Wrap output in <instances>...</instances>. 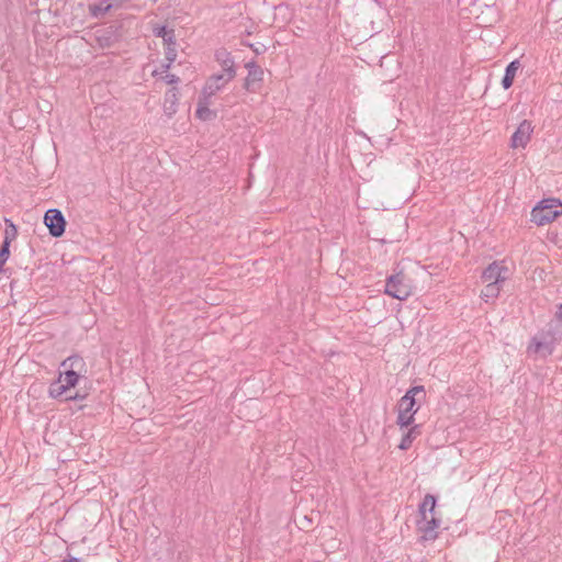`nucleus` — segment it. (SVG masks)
Masks as SVG:
<instances>
[{
  "instance_id": "nucleus-1",
  "label": "nucleus",
  "mask_w": 562,
  "mask_h": 562,
  "mask_svg": "<svg viewBox=\"0 0 562 562\" xmlns=\"http://www.w3.org/2000/svg\"><path fill=\"white\" fill-rule=\"evenodd\" d=\"M87 364L82 357L70 356L60 362L57 378L48 386L49 397L57 401L83 400L78 385L85 379Z\"/></svg>"
},
{
  "instance_id": "nucleus-2",
  "label": "nucleus",
  "mask_w": 562,
  "mask_h": 562,
  "mask_svg": "<svg viewBox=\"0 0 562 562\" xmlns=\"http://www.w3.org/2000/svg\"><path fill=\"white\" fill-rule=\"evenodd\" d=\"M441 525L440 514L437 510V498L426 494L418 505L416 528L422 542H434L439 537Z\"/></svg>"
},
{
  "instance_id": "nucleus-3",
  "label": "nucleus",
  "mask_w": 562,
  "mask_h": 562,
  "mask_svg": "<svg viewBox=\"0 0 562 562\" xmlns=\"http://www.w3.org/2000/svg\"><path fill=\"white\" fill-rule=\"evenodd\" d=\"M425 400L426 391L423 385L413 386L407 390L396 404L395 423L398 428H406L414 424L415 415Z\"/></svg>"
},
{
  "instance_id": "nucleus-4",
  "label": "nucleus",
  "mask_w": 562,
  "mask_h": 562,
  "mask_svg": "<svg viewBox=\"0 0 562 562\" xmlns=\"http://www.w3.org/2000/svg\"><path fill=\"white\" fill-rule=\"evenodd\" d=\"M562 215V202L554 198L539 201L530 212V221L536 226H546Z\"/></svg>"
},
{
  "instance_id": "nucleus-5",
  "label": "nucleus",
  "mask_w": 562,
  "mask_h": 562,
  "mask_svg": "<svg viewBox=\"0 0 562 562\" xmlns=\"http://www.w3.org/2000/svg\"><path fill=\"white\" fill-rule=\"evenodd\" d=\"M415 291L414 281L403 270L391 274L385 280L384 293L398 301H406Z\"/></svg>"
},
{
  "instance_id": "nucleus-6",
  "label": "nucleus",
  "mask_w": 562,
  "mask_h": 562,
  "mask_svg": "<svg viewBox=\"0 0 562 562\" xmlns=\"http://www.w3.org/2000/svg\"><path fill=\"white\" fill-rule=\"evenodd\" d=\"M536 125L531 120H521L509 136L508 146L514 151L526 150L533 138Z\"/></svg>"
},
{
  "instance_id": "nucleus-7",
  "label": "nucleus",
  "mask_w": 562,
  "mask_h": 562,
  "mask_svg": "<svg viewBox=\"0 0 562 562\" xmlns=\"http://www.w3.org/2000/svg\"><path fill=\"white\" fill-rule=\"evenodd\" d=\"M507 266L504 261H493L487 265L481 274L483 283L503 284L507 278Z\"/></svg>"
},
{
  "instance_id": "nucleus-8",
  "label": "nucleus",
  "mask_w": 562,
  "mask_h": 562,
  "mask_svg": "<svg viewBox=\"0 0 562 562\" xmlns=\"http://www.w3.org/2000/svg\"><path fill=\"white\" fill-rule=\"evenodd\" d=\"M154 34L162 40L165 45V54L168 61H175L177 57L176 50V37L173 30L168 29L165 25H156L153 29Z\"/></svg>"
},
{
  "instance_id": "nucleus-9",
  "label": "nucleus",
  "mask_w": 562,
  "mask_h": 562,
  "mask_svg": "<svg viewBox=\"0 0 562 562\" xmlns=\"http://www.w3.org/2000/svg\"><path fill=\"white\" fill-rule=\"evenodd\" d=\"M44 224L54 237H60L65 233L66 220L57 209H50L45 213Z\"/></svg>"
},
{
  "instance_id": "nucleus-10",
  "label": "nucleus",
  "mask_w": 562,
  "mask_h": 562,
  "mask_svg": "<svg viewBox=\"0 0 562 562\" xmlns=\"http://www.w3.org/2000/svg\"><path fill=\"white\" fill-rule=\"evenodd\" d=\"M236 76L235 69L224 70L221 74H215L211 76L204 87V92L209 95L215 94L217 91L222 90L229 81H232Z\"/></svg>"
},
{
  "instance_id": "nucleus-11",
  "label": "nucleus",
  "mask_w": 562,
  "mask_h": 562,
  "mask_svg": "<svg viewBox=\"0 0 562 562\" xmlns=\"http://www.w3.org/2000/svg\"><path fill=\"white\" fill-rule=\"evenodd\" d=\"M529 353L535 356L546 357L552 353L553 344L552 341L544 335L535 336L528 345L527 348Z\"/></svg>"
},
{
  "instance_id": "nucleus-12",
  "label": "nucleus",
  "mask_w": 562,
  "mask_h": 562,
  "mask_svg": "<svg viewBox=\"0 0 562 562\" xmlns=\"http://www.w3.org/2000/svg\"><path fill=\"white\" fill-rule=\"evenodd\" d=\"M246 68L248 72L245 77L244 87L246 90L255 92L263 80L265 70L255 63H248Z\"/></svg>"
},
{
  "instance_id": "nucleus-13",
  "label": "nucleus",
  "mask_w": 562,
  "mask_h": 562,
  "mask_svg": "<svg viewBox=\"0 0 562 562\" xmlns=\"http://www.w3.org/2000/svg\"><path fill=\"white\" fill-rule=\"evenodd\" d=\"M402 431V437L398 443V448L403 451L408 450L414 440L420 435L418 425H411L406 428H400Z\"/></svg>"
},
{
  "instance_id": "nucleus-14",
  "label": "nucleus",
  "mask_w": 562,
  "mask_h": 562,
  "mask_svg": "<svg viewBox=\"0 0 562 562\" xmlns=\"http://www.w3.org/2000/svg\"><path fill=\"white\" fill-rule=\"evenodd\" d=\"M519 69H520V63L517 59L510 61L507 65V67L505 69V75L502 80V86L505 90H508L513 86L516 75Z\"/></svg>"
},
{
  "instance_id": "nucleus-15",
  "label": "nucleus",
  "mask_w": 562,
  "mask_h": 562,
  "mask_svg": "<svg viewBox=\"0 0 562 562\" xmlns=\"http://www.w3.org/2000/svg\"><path fill=\"white\" fill-rule=\"evenodd\" d=\"M484 286L481 290L480 297L486 302V303H494L501 292H502V285L501 284H490V283H483Z\"/></svg>"
},
{
  "instance_id": "nucleus-16",
  "label": "nucleus",
  "mask_w": 562,
  "mask_h": 562,
  "mask_svg": "<svg viewBox=\"0 0 562 562\" xmlns=\"http://www.w3.org/2000/svg\"><path fill=\"white\" fill-rule=\"evenodd\" d=\"M120 4H121V0H117L115 5H120ZM113 7H114V4L111 3L110 1H108V0H100L99 2L91 3L89 5V10L92 13V15L98 16V15H101V14H105Z\"/></svg>"
},
{
  "instance_id": "nucleus-17",
  "label": "nucleus",
  "mask_w": 562,
  "mask_h": 562,
  "mask_svg": "<svg viewBox=\"0 0 562 562\" xmlns=\"http://www.w3.org/2000/svg\"><path fill=\"white\" fill-rule=\"evenodd\" d=\"M216 60L222 66V71H226L228 69H235L234 60L228 52L225 49H221L216 52Z\"/></svg>"
},
{
  "instance_id": "nucleus-18",
  "label": "nucleus",
  "mask_w": 562,
  "mask_h": 562,
  "mask_svg": "<svg viewBox=\"0 0 562 562\" xmlns=\"http://www.w3.org/2000/svg\"><path fill=\"white\" fill-rule=\"evenodd\" d=\"M170 64L171 63L168 61V64L166 66H164L161 70L155 69L151 72L153 77L159 78L168 85L177 83L179 80L178 77L168 72Z\"/></svg>"
},
{
  "instance_id": "nucleus-19",
  "label": "nucleus",
  "mask_w": 562,
  "mask_h": 562,
  "mask_svg": "<svg viewBox=\"0 0 562 562\" xmlns=\"http://www.w3.org/2000/svg\"><path fill=\"white\" fill-rule=\"evenodd\" d=\"M195 116L201 121H210L215 117V113L209 108L205 102H199L195 111Z\"/></svg>"
},
{
  "instance_id": "nucleus-20",
  "label": "nucleus",
  "mask_w": 562,
  "mask_h": 562,
  "mask_svg": "<svg viewBox=\"0 0 562 562\" xmlns=\"http://www.w3.org/2000/svg\"><path fill=\"white\" fill-rule=\"evenodd\" d=\"M7 222V228L4 231V240L3 243H8L11 245V243L13 240H15L16 236H18V229H16V226L10 222V221H5Z\"/></svg>"
},
{
  "instance_id": "nucleus-21",
  "label": "nucleus",
  "mask_w": 562,
  "mask_h": 562,
  "mask_svg": "<svg viewBox=\"0 0 562 562\" xmlns=\"http://www.w3.org/2000/svg\"><path fill=\"white\" fill-rule=\"evenodd\" d=\"M9 257H10V244L3 243L2 248L0 250V272H2V268L5 265Z\"/></svg>"
},
{
  "instance_id": "nucleus-22",
  "label": "nucleus",
  "mask_w": 562,
  "mask_h": 562,
  "mask_svg": "<svg viewBox=\"0 0 562 562\" xmlns=\"http://www.w3.org/2000/svg\"><path fill=\"white\" fill-rule=\"evenodd\" d=\"M554 317L559 323H562V303L557 306V311L554 313Z\"/></svg>"
}]
</instances>
